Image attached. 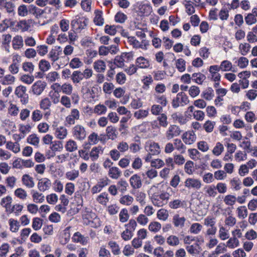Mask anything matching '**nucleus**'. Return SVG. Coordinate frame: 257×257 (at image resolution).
Wrapping results in <instances>:
<instances>
[{
    "instance_id": "nucleus-58",
    "label": "nucleus",
    "mask_w": 257,
    "mask_h": 257,
    "mask_svg": "<svg viewBox=\"0 0 257 257\" xmlns=\"http://www.w3.org/2000/svg\"><path fill=\"white\" fill-rule=\"evenodd\" d=\"M61 90L62 92L67 95H70L72 93L73 86L69 83H64L61 86Z\"/></svg>"
},
{
    "instance_id": "nucleus-20",
    "label": "nucleus",
    "mask_w": 257,
    "mask_h": 257,
    "mask_svg": "<svg viewBox=\"0 0 257 257\" xmlns=\"http://www.w3.org/2000/svg\"><path fill=\"white\" fill-rule=\"evenodd\" d=\"M13 47L15 50H18L23 46V39L21 36L17 35L12 41Z\"/></svg>"
},
{
    "instance_id": "nucleus-3",
    "label": "nucleus",
    "mask_w": 257,
    "mask_h": 257,
    "mask_svg": "<svg viewBox=\"0 0 257 257\" xmlns=\"http://www.w3.org/2000/svg\"><path fill=\"white\" fill-rule=\"evenodd\" d=\"M47 86V83L42 80H38L32 86L30 92L34 95H41Z\"/></svg>"
},
{
    "instance_id": "nucleus-49",
    "label": "nucleus",
    "mask_w": 257,
    "mask_h": 257,
    "mask_svg": "<svg viewBox=\"0 0 257 257\" xmlns=\"http://www.w3.org/2000/svg\"><path fill=\"white\" fill-rule=\"evenodd\" d=\"M130 217L128 211L126 208L122 209L119 214V220L120 222L124 223L126 222Z\"/></svg>"
},
{
    "instance_id": "nucleus-12",
    "label": "nucleus",
    "mask_w": 257,
    "mask_h": 257,
    "mask_svg": "<svg viewBox=\"0 0 257 257\" xmlns=\"http://www.w3.org/2000/svg\"><path fill=\"white\" fill-rule=\"evenodd\" d=\"M51 186V182L50 180L48 178H45L39 180L38 183V188L42 192H45L49 190Z\"/></svg>"
},
{
    "instance_id": "nucleus-16",
    "label": "nucleus",
    "mask_w": 257,
    "mask_h": 257,
    "mask_svg": "<svg viewBox=\"0 0 257 257\" xmlns=\"http://www.w3.org/2000/svg\"><path fill=\"white\" fill-rule=\"evenodd\" d=\"M31 194L32 195L33 201L36 203H42L45 200L44 195L37 190H31Z\"/></svg>"
},
{
    "instance_id": "nucleus-64",
    "label": "nucleus",
    "mask_w": 257,
    "mask_h": 257,
    "mask_svg": "<svg viewBox=\"0 0 257 257\" xmlns=\"http://www.w3.org/2000/svg\"><path fill=\"white\" fill-rule=\"evenodd\" d=\"M224 150V147L222 144L219 142L216 143L212 150L213 154L215 156L220 155Z\"/></svg>"
},
{
    "instance_id": "nucleus-19",
    "label": "nucleus",
    "mask_w": 257,
    "mask_h": 257,
    "mask_svg": "<svg viewBox=\"0 0 257 257\" xmlns=\"http://www.w3.org/2000/svg\"><path fill=\"white\" fill-rule=\"evenodd\" d=\"M186 218L184 217H180L179 214H175L173 216V222L176 227H183Z\"/></svg>"
},
{
    "instance_id": "nucleus-32",
    "label": "nucleus",
    "mask_w": 257,
    "mask_h": 257,
    "mask_svg": "<svg viewBox=\"0 0 257 257\" xmlns=\"http://www.w3.org/2000/svg\"><path fill=\"white\" fill-rule=\"evenodd\" d=\"M15 6L14 4H13L11 2H8L7 1L4 6V9L6 10V11L8 14H9L11 16H14L15 14Z\"/></svg>"
},
{
    "instance_id": "nucleus-43",
    "label": "nucleus",
    "mask_w": 257,
    "mask_h": 257,
    "mask_svg": "<svg viewBox=\"0 0 257 257\" xmlns=\"http://www.w3.org/2000/svg\"><path fill=\"white\" fill-rule=\"evenodd\" d=\"M9 223L11 231L13 232H17L20 226V223L17 220L12 218L9 219Z\"/></svg>"
},
{
    "instance_id": "nucleus-31",
    "label": "nucleus",
    "mask_w": 257,
    "mask_h": 257,
    "mask_svg": "<svg viewBox=\"0 0 257 257\" xmlns=\"http://www.w3.org/2000/svg\"><path fill=\"white\" fill-rule=\"evenodd\" d=\"M214 96V91L211 87L206 88L202 94V96L207 100H211Z\"/></svg>"
},
{
    "instance_id": "nucleus-54",
    "label": "nucleus",
    "mask_w": 257,
    "mask_h": 257,
    "mask_svg": "<svg viewBox=\"0 0 257 257\" xmlns=\"http://www.w3.org/2000/svg\"><path fill=\"white\" fill-rule=\"evenodd\" d=\"M10 246L7 243L2 244L0 246V257H7Z\"/></svg>"
},
{
    "instance_id": "nucleus-60",
    "label": "nucleus",
    "mask_w": 257,
    "mask_h": 257,
    "mask_svg": "<svg viewBox=\"0 0 257 257\" xmlns=\"http://www.w3.org/2000/svg\"><path fill=\"white\" fill-rule=\"evenodd\" d=\"M219 237L222 240H224L229 237L228 231L223 226H221L219 228Z\"/></svg>"
},
{
    "instance_id": "nucleus-52",
    "label": "nucleus",
    "mask_w": 257,
    "mask_h": 257,
    "mask_svg": "<svg viewBox=\"0 0 257 257\" xmlns=\"http://www.w3.org/2000/svg\"><path fill=\"white\" fill-rule=\"evenodd\" d=\"M107 111L106 107L103 104L96 105L94 108V112L98 115L104 114Z\"/></svg>"
},
{
    "instance_id": "nucleus-45",
    "label": "nucleus",
    "mask_w": 257,
    "mask_h": 257,
    "mask_svg": "<svg viewBox=\"0 0 257 257\" xmlns=\"http://www.w3.org/2000/svg\"><path fill=\"white\" fill-rule=\"evenodd\" d=\"M17 26L19 27L22 31H28L30 28V23H29V21L24 20L19 22L17 25Z\"/></svg>"
},
{
    "instance_id": "nucleus-51",
    "label": "nucleus",
    "mask_w": 257,
    "mask_h": 257,
    "mask_svg": "<svg viewBox=\"0 0 257 257\" xmlns=\"http://www.w3.org/2000/svg\"><path fill=\"white\" fill-rule=\"evenodd\" d=\"M51 102L49 98L46 97L40 102V108L44 110L49 109L51 106Z\"/></svg>"
},
{
    "instance_id": "nucleus-2",
    "label": "nucleus",
    "mask_w": 257,
    "mask_h": 257,
    "mask_svg": "<svg viewBox=\"0 0 257 257\" xmlns=\"http://www.w3.org/2000/svg\"><path fill=\"white\" fill-rule=\"evenodd\" d=\"M87 19L83 17H76L71 21V26L75 33H80L87 26Z\"/></svg>"
},
{
    "instance_id": "nucleus-28",
    "label": "nucleus",
    "mask_w": 257,
    "mask_h": 257,
    "mask_svg": "<svg viewBox=\"0 0 257 257\" xmlns=\"http://www.w3.org/2000/svg\"><path fill=\"white\" fill-rule=\"evenodd\" d=\"M72 240L74 242H79L82 244H85L87 241L86 238L82 235L79 232L74 233L72 237Z\"/></svg>"
},
{
    "instance_id": "nucleus-30",
    "label": "nucleus",
    "mask_w": 257,
    "mask_h": 257,
    "mask_svg": "<svg viewBox=\"0 0 257 257\" xmlns=\"http://www.w3.org/2000/svg\"><path fill=\"white\" fill-rule=\"evenodd\" d=\"M65 148L67 151L73 152L77 150V145L74 141L70 140L67 142Z\"/></svg>"
},
{
    "instance_id": "nucleus-57",
    "label": "nucleus",
    "mask_w": 257,
    "mask_h": 257,
    "mask_svg": "<svg viewBox=\"0 0 257 257\" xmlns=\"http://www.w3.org/2000/svg\"><path fill=\"white\" fill-rule=\"evenodd\" d=\"M238 217L239 218H245L247 216V210L245 206H240L237 209Z\"/></svg>"
},
{
    "instance_id": "nucleus-53",
    "label": "nucleus",
    "mask_w": 257,
    "mask_h": 257,
    "mask_svg": "<svg viewBox=\"0 0 257 257\" xmlns=\"http://www.w3.org/2000/svg\"><path fill=\"white\" fill-rule=\"evenodd\" d=\"M39 67L42 71L45 72L50 69L51 65L48 61L43 59L39 62Z\"/></svg>"
},
{
    "instance_id": "nucleus-24",
    "label": "nucleus",
    "mask_w": 257,
    "mask_h": 257,
    "mask_svg": "<svg viewBox=\"0 0 257 257\" xmlns=\"http://www.w3.org/2000/svg\"><path fill=\"white\" fill-rule=\"evenodd\" d=\"M71 79L73 83H79L83 79L82 72L79 70L74 71L71 75Z\"/></svg>"
},
{
    "instance_id": "nucleus-44",
    "label": "nucleus",
    "mask_w": 257,
    "mask_h": 257,
    "mask_svg": "<svg viewBox=\"0 0 257 257\" xmlns=\"http://www.w3.org/2000/svg\"><path fill=\"white\" fill-rule=\"evenodd\" d=\"M43 117V113L39 109L34 110L31 115L32 120L34 122L40 121Z\"/></svg>"
},
{
    "instance_id": "nucleus-59",
    "label": "nucleus",
    "mask_w": 257,
    "mask_h": 257,
    "mask_svg": "<svg viewBox=\"0 0 257 257\" xmlns=\"http://www.w3.org/2000/svg\"><path fill=\"white\" fill-rule=\"evenodd\" d=\"M9 71L13 74H17L19 70V64L16 60H13V63L9 67Z\"/></svg>"
},
{
    "instance_id": "nucleus-46",
    "label": "nucleus",
    "mask_w": 257,
    "mask_h": 257,
    "mask_svg": "<svg viewBox=\"0 0 257 257\" xmlns=\"http://www.w3.org/2000/svg\"><path fill=\"white\" fill-rule=\"evenodd\" d=\"M215 189V186L214 185L208 186L204 188V190L207 196L212 197H214L217 195Z\"/></svg>"
},
{
    "instance_id": "nucleus-8",
    "label": "nucleus",
    "mask_w": 257,
    "mask_h": 257,
    "mask_svg": "<svg viewBox=\"0 0 257 257\" xmlns=\"http://www.w3.org/2000/svg\"><path fill=\"white\" fill-rule=\"evenodd\" d=\"M131 54L128 53H123L120 56H116L114 60V64L117 67L122 68L124 66L125 60H128Z\"/></svg>"
},
{
    "instance_id": "nucleus-37",
    "label": "nucleus",
    "mask_w": 257,
    "mask_h": 257,
    "mask_svg": "<svg viewBox=\"0 0 257 257\" xmlns=\"http://www.w3.org/2000/svg\"><path fill=\"white\" fill-rule=\"evenodd\" d=\"M175 148L181 153H184L186 149V146L183 144L181 140L178 139L174 140V143Z\"/></svg>"
},
{
    "instance_id": "nucleus-18",
    "label": "nucleus",
    "mask_w": 257,
    "mask_h": 257,
    "mask_svg": "<svg viewBox=\"0 0 257 257\" xmlns=\"http://www.w3.org/2000/svg\"><path fill=\"white\" fill-rule=\"evenodd\" d=\"M136 64L137 67L143 69L148 68L150 66L149 60L142 56L138 57L136 59Z\"/></svg>"
},
{
    "instance_id": "nucleus-1",
    "label": "nucleus",
    "mask_w": 257,
    "mask_h": 257,
    "mask_svg": "<svg viewBox=\"0 0 257 257\" xmlns=\"http://www.w3.org/2000/svg\"><path fill=\"white\" fill-rule=\"evenodd\" d=\"M189 102L187 95L183 92L178 93L174 97L172 102V105L173 108H177L179 106H184Z\"/></svg>"
},
{
    "instance_id": "nucleus-25",
    "label": "nucleus",
    "mask_w": 257,
    "mask_h": 257,
    "mask_svg": "<svg viewBox=\"0 0 257 257\" xmlns=\"http://www.w3.org/2000/svg\"><path fill=\"white\" fill-rule=\"evenodd\" d=\"M95 17L94 18V23L98 26H102L104 24V19L102 18V12L100 11H95Z\"/></svg>"
},
{
    "instance_id": "nucleus-61",
    "label": "nucleus",
    "mask_w": 257,
    "mask_h": 257,
    "mask_svg": "<svg viewBox=\"0 0 257 257\" xmlns=\"http://www.w3.org/2000/svg\"><path fill=\"white\" fill-rule=\"evenodd\" d=\"M149 151L150 153L153 155L159 154L160 148L159 144L154 142L151 143L150 145Z\"/></svg>"
},
{
    "instance_id": "nucleus-39",
    "label": "nucleus",
    "mask_w": 257,
    "mask_h": 257,
    "mask_svg": "<svg viewBox=\"0 0 257 257\" xmlns=\"http://www.w3.org/2000/svg\"><path fill=\"white\" fill-rule=\"evenodd\" d=\"M6 148L12 151L15 153H18L20 151V145L16 142H8L6 145Z\"/></svg>"
},
{
    "instance_id": "nucleus-36",
    "label": "nucleus",
    "mask_w": 257,
    "mask_h": 257,
    "mask_svg": "<svg viewBox=\"0 0 257 257\" xmlns=\"http://www.w3.org/2000/svg\"><path fill=\"white\" fill-rule=\"evenodd\" d=\"M15 195L21 200L26 199L28 194L25 190L22 188H17L14 192Z\"/></svg>"
},
{
    "instance_id": "nucleus-4",
    "label": "nucleus",
    "mask_w": 257,
    "mask_h": 257,
    "mask_svg": "<svg viewBox=\"0 0 257 257\" xmlns=\"http://www.w3.org/2000/svg\"><path fill=\"white\" fill-rule=\"evenodd\" d=\"M26 87L23 85L17 87L15 90V94L21 98V102L23 104H27L29 101V97L26 93Z\"/></svg>"
},
{
    "instance_id": "nucleus-23",
    "label": "nucleus",
    "mask_w": 257,
    "mask_h": 257,
    "mask_svg": "<svg viewBox=\"0 0 257 257\" xmlns=\"http://www.w3.org/2000/svg\"><path fill=\"white\" fill-rule=\"evenodd\" d=\"M121 173V171L117 167H112L109 169L108 174L111 178L117 179L120 176Z\"/></svg>"
},
{
    "instance_id": "nucleus-9",
    "label": "nucleus",
    "mask_w": 257,
    "mask_h": 257,
    "mask_svg": "<svg viewBox=\"0 0 257 257\" xmlns=\"http://www.w3.org/2000/svg\"><path fill=\"white\" fill-rule=\"evenodd\" d=\"M185 186L189 189L193 188L199 190L202 186L201 182L200 180L189 178L185 182Z\"/></svg>"
},
{
    "instance_id": "nucleus-38",
    "label": "nucleus",
    "mask_w": 257,
    "mask_h": 257,
    "mask_svg": "<svg viewBox=\"0 0 257 257\" xmlns=\"http://www.w3.org/2000/svg\"><path fill=\"white\" fill-rule=\"evenodd\" d=\"M116 130L114 127L110 125L106 127V133L108 139L114 140L116 138Z\"/></svg>"
},
{
    "instance_id": "nucleus-35",
    "label": "nucleus",
    "mask_w": 257,
    "mask_h": 257,
    "mask_svg": "<svg viewBox=\"0 0 257 257\" xmlns=\"http://www.w3.org/2000/svg\"><path fill=\"white\" fill-rule=\"evenodd\" d=\"M239 241L236 237L230 238L226 242V247L230 248H234L239 246Z\"/></svg>"
},
{
    "instance_id": "nucleus-29",
    "label": "nucleus",
    "mask_w": 257,
    "mask_h": 257,
    "mask_svg": "<svg viewBox=\"0 0 257 257\" xmlns=\"http://www.w3.org/2000/svg\"><path fill=\"white\" fill-rule=\"evenodd\" d=\"M67 134V131L66 128L60 126L57 127L55 131V135L56 137L59 139H64Z\"/></svg>"
},
{
    "instance_id": "nucleus-55",
    "label": "nucleus",
    "mask_w": 257,
    "mask_h": 257,
    "mask_svg": "<svg viewBox=\"0 0 257 257\" xmlns=\"http://www.w3.org/2000/svg\"><path fill=\"white\" fill-rule=\"evenodd\" d=\"M220 68L222 71H229L232 70V63L228 60H224L221 62Z\"/></svg>"
},
{
    "instance_id": "nucleus-50",
    "label": "nucleus",
    "mask_w": 257,
    "mask_h": 257,
    "mask_svg": "<svg viewBox=\"0 0 257 257\" xmlns=\"http://www.w3.org/2000/svg\"><path fill=\"white\" fill-rule=\"evenodd\" d=\"M184 202V201H182L179 199H175L172 201H170L169 203V206L172 209H177L179 208L182 207Z\"/></svg>"
},
{
    "instance_id": "nucleus-15",
    "label": "nucleus",
    "mask_w": 257,
    "mask_h": 257,
    "mask_svg": "<svg viewBox=\"0 0 257 257\" xmlns=\"http://www.w3.org/2000/svg\"><path fill=\"white\" fill-rule=\"evenodd\" d=\"M23 185L28 188H32L35 186V182L33 177L28 174H24L22 178Z\"/></svg>"
},
{
    "instance_id": "nucleus-21",
    "label": "nucleus",
    "mask_w": 257,
    "mask_h": 257,
    "mask_svg": "<svg viewBox=\"0 0 257 257\" xmlns=\"http://www.w3.org/2000/svg\"><path fill=\"white\" fill-rule=\"evenodd\" d=\"M186 249L190 254L193 255L199 254L201 250V247L197 243L191 245H187Z\"/></svg>"
},
{
    "instance_id": "nucleus-13",
    "label": "nucleus",
    "mask_w": 257,
    "mask_h": 257,
    "mask_svg": "<svg viewBox=\"0 0 257 257\" xmlns=\"http://www.w3.org/2000/svg\"><path fill=\"white\" fill-rule=\"evenodd\" d=\"M130 183L134 189H139L142 185L141 177L137 174H135L130 178Z\"/></svg>"
},
{
    "instance_id": "nucleus-48",
    "label": "nucleus",
    "mask_w": 257,
    "mask_h": 257,
    "mask_svg": "<svg viewBox=\"0 0 257 257\" xmlns=\"http://www.w3.org/2000/svg\"><path fill=\"white\" fill-rule=\"evenodd\" d=\"M134 198L130 195H124L119 199V202L125 205H130L133 202Z\"/></svg>"
},
{
    "instance_id": "nucleus-34",
    "label": "nucleus",
    "mask_w": 257,
    "mask_h": 257,
    "mask_svg": "<svg viewBox=\"0 0 257 257\" xmlns=\"http://www.w3.org/2000/svg\"><path fill=\"white\" fill-rule=\"evenodd\" d=\"M28 10L29 13L35 15L36 17L40 16L44 13L43 10L34 5H30L28 7Z\"/></svg>"
},
{
    "instance_id": "nucleus-5",
    "label": "nucleus",
    "mask_w": 257,
    "mask_h": 257,
    "mask_svg": "<svg viewBox=\"0 0 257 257\" xmlns=\"http://www.w3.org/2000/svg\"><path fill=\"white\" fill-rule=\"evenodd\" d=\"M73 137L79 141L83 140L86 136V132L85 128L81 125H75L72 129Z\"/></svg>"
},
{
    "instance_id": "nucleus-27",
    "label": "nucleus",
    "mask_w": 257,
    "mask_h": 257,
    "mask_svg": "<svg viewBox=\"0 0 257 257\" xmlns=\"http://www.w3.org/2000/svg\"><path fill=\"white\" fill-rule=\"evenodd\" d=\"M192 80L196 83L201 84L205 80L206 76L201 73H194L192 76Z\"/></svg>"
},
{
    "instance_id": "nucleus-7",
    "label": "nucleus",
    "mask_w": 257,
    "mask_h": 257,
    "mask_svg": "<svg viewBox=\"0 0 257 257\" xmlns=\"http://www.w3.org/2000/svg\"><path fill=\"white\" fill-rule=\"evenodd\" d=\"M182 139L185 144L190 145L196 141V136L193 131H189L182 135Z\"/></svg>"
},
{
    "instance_id": "nucleus-33",
    "label": "nucleus",
    "mask_w": 257,
    "mask_h": 257,
    "mask_svg": "<svg viewBox=\"0 0 257 257\" xmlns=\"http://www.w3.org/2000/svg\"><path fill=\"white\" fill-rule=\"evenodd\" d=\"M1 80V82L3 85H11L14 83L15 81V77L11 75L8 74L6 76H4Z\"/></svg>"
},
{
    "instance_id": "nucleus-56",
    "label": "nucleus",
    "mask_w": 257,
    "mask_h": 257,
    "mask_svg": "<svg viewBox=\"0 0 257 257\" xmlns=\"http://www.w3.org/2000/svg\"><path fill=\"white\" fill-rule=\"evenodd\" d=\"M79 171L76 170H72L66 172V177L69 180H74L79 176Z\"/></svg>"
},
{
    "instance_id": "nucleus-17",
    "label": "nucleus",
    "mask_w": 257,
    "mask_h": 257,
    "mask_svg": "<svg viewBox=\"0 0 257 257\" xmlns=\"http://www.w3.org/2000/svg\"><path fill=\"white\" fill-rule=\"evenodd\" d=\"M93 69L98 73H103L106 69L105 63L101 60H98L93 64Z\"/></svg>"
},
{
    "instance_id": "nucleus-11",
    "label": "nucleus",
    "mask_w": 257,
    "mask_h": 257,
    "mask_svg": "<svg viewBox=\"0 0 257 257\" xmlns=\"http://www.w3.org/2000/svg\"><path fill=\"white\" fill-rule=\"evenodd\" d=\"M181 132V130L178 126L176 125H170L166 132V137L168 140H170L174 137L179 136Z\"/></svg>"
},
{
    "instance_id": "nucleus-6",
    "label": "nucleus",
    "mask_w": 257,
    "mask_h": 257,
    "mask_svg": "<svg viewBox=\"0 0 257 257\" xmlns=\"http://www.w3.org/2000/svg\"><path fill=\"white\" fill-rule=\"evenodd\" d=\"M127 42L134 48L144 50L147 49V46L149 45L148 41L146 40H142L140 42L135 37H128Z\"/></svg>"
},
{
    "instance_id": "nucleus-40",
    "label": "nucleus",
    "mask_w": 257,
    "mask_h": 257,
    "mask_svg": "<svg viewBox=\"0 0 257 257\" xmlns=\"http://www.w3.org/2000/svg\"><path fill=\"white\" fill-rule=\"evenodd\" d=\"M223 201L226 205L233 206L236 201V197L233 195H227L224 197Z\"/></svg>"
},
{
    "instance_id": "nucleus-22",
    "label": "nucleus",
    "mask_w": 257,
    "mask_h": 257,
    "mask_svg": "<svg viewBox=\"0 0 257 257\" xmlns=\"http://www.w3.org/2000/svg\"><path fill=\"white\" fill-rule=\"evenodd\" d=\"M171 117L175 122H178L180 124H184L187 122V119L182 114L175 112L171 115Z\"/></svg>"
},
{
    "instance_id": "nucleus-10",
    "label": "nucleus",
    "mask_w": 257,
    "mask_h": 257,
    "mask_svg": "<svg viewBox=\"0 0 257 257\" xmlns=\"http://www.w3.org/2000/svg\"><path fill=\"white\" fill-rule=\"evenodd\" d=\"M80 117V113L77 109L74 108L71 111L70 114L66 118V122L69 124H74L75 120H78Z\"/></svg>"
},
{
    "instance_id": "nucleus-42",
    "label": "nucleus",
    "mask_w": 257,
    "mask_h": 257,
    "mask_svg": "<svg viewBox=\"0 0 257 257\" xmlns=\"http://www.w3.org/2000/svg\"><path fill=\"white\" fill-rule=\"evenodd\" d=\"M13 201V199L11 196H7L2 199L1 205L2 207H4L6 210L11 205Z\"/></svg>"
},
{
    "instance_id": "nucleus-41",
    "label": "nucleus",
    "mask_w": 257,
    "mask_h": 257,
    "mask_svg": "<svg viewBox=\"0 0 257 257\" xmlns=\"http://www.w3.org/2000/svg\"><path fill=\"white\" fill-rule=\"evenodd\" d=\"M63 148V145L61 142L59 141L55 142L50 147V149L52 151V154L49 157L54 156L55 152L60 151Z\"/></svg>"
},
{
    "instance_id": "nucleus-62",
    "label": "nucleus",
    "mask_w": 257,
    "mask_h": 257,
    "mask_svg": "<svg viewBox=\"0 0 257 257\" xmlns=\"http://www.w3.org/2000/svg\"><path fill=\"white\" fill-rule=\"evenodd\" d=\"M176 66L179 71L183 72L186 69V62L182 58L178 59L176 61Z\"/></svg>"
},
{
    "instance_id": "nucleus-47",
    "label": "nucleus",
    "mask_w": 257,
    "mask_h": 257,
    "mask_svg": "<svg viewBox=\"0 0 257 257\" xmlns=\"http://www.w3.org/2000/svg\"><path fill=\"white\" fill-rule=\"evenodd\" d=\"M202 227V225L200 223H194L191 225L189 231L191 233L197 234L201 231Z\"/></svg>"
},
{
    "instance_id": "nucleus-26",
    "label": "nucleus",
    "mask_w": 257,
    "mask_h": 257,
    "mask_svg": "<svg viewBox=\"0 0 257 257\" xmlns=\"http://www.w3.org/2000/svg\"><path fill=\"white\" fill-rule=\"evenodd\" d=\"M83 65V63L77 57L73 58L69 63V66L72 69H77Z\"/></svg>"
},
{
    "instance_id": "nucleus-14",
    "label": "nucleus",
    "mask_w": 257,
    "mask_h": 257,
    "mask_svg": "<svg viewBox=\"0 0 257 257\" xmlns=\"http://www.w3.org/2000/svg\"><path fill=\"white\" fill-rule=\"evenodd\" d=\"M151 7L148 4H141L138 7V12L141 16H148L151 12Z\"/></svg>"
},
{
    "instance_id": "nucleus-63",
    "label": "nucleus",
    "mask_w": 257,
    "mask_h": 257,
    "mask_svg": "<svg viewBox=\"0 0 257 257\" xmlns=\"http://www.w3.org/2000/svg\"><path fill=\"white\" fill-rule=\"evenodd\" d=\"M22 68L24 71L32 73L34 70V65L32 62H26L23 63Z\"/></svg>"
}]
</instances>
